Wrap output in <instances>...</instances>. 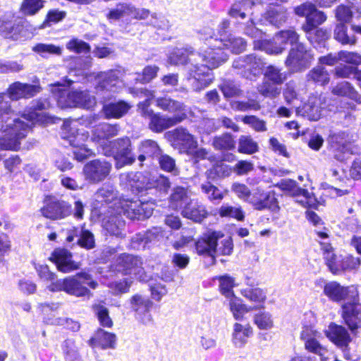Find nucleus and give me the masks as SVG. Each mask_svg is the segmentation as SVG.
Segmentation results:
<instances>
[{
  "instance_id": "nucleus-1",
  "label": "nucleus",
  "mask_w": 361,
  "mask_h": 361,
  "mask_svg": "<svg viewBox=\"0 0 361 361\" xmlns=\"http://www.w3.org/2000/svg\"><path fill=\"white\" fill-rule=\"evenodd\" d=\"M39 85H31L15 82L8 88V94H0V146L6 149H15L24 139L28 132L30 125L25 123L21 118L16 117L11 109L10 101L20 99H29L40 92Z\"/></svg>"
},
{
  "instance_id": "nucleus-2",
  "label": "nucleus",
  "mask_w": 361,
  "mask_h": 361,
  "mask_svg": "<svg viewBox=\"0 0 361 361\" xmlns=\"http://www.w3.org/2000/svg\"><path fill=\"white\" fill-rule=\"evenodd\" d=\"M209 51H195L191 47L175 48L169 54L168 61L172 65L186 66V80L191 89L200 92L208 87L214 80L212 70L221 66V62L226 59L222 53Z\"/></svg>"
},
{
  "instance_id": "nucleus-3",
  "label": "nucleus",
  "mask_w": 361,
  "mask_h": 361,
  "mask_svg": "<svg viewBox=\"0 0 361 361\" xmlns=\"http://www.w3.org/2000/svg\"><path fill=\"white\" fill-rule=\"evenodd\" d=\"M324 294L334 302H345L342 305V317L350 330L360 327L361 323V303L358 291L354 286H343L337 281L325 282Z\"/></svg>"
},
{
  "instance_id": "nucleus-4",
  "label": "nucleus",
  "mask_w": 361,
  "mask_h": 361,
  "mask_svg": "<svg viewBox=\"0 0 361 361\" xmlns=\"http://www.w3.org/2000/svg\"><path fill=\"white\" fill-rule=\"evenodd\" d=\"M244 32L247 36L256 39L254 41L255 49L264 51L271 55L280 54L284 51V47L278 44L286 42L293 43L298 38V34L294 30H286L276 34L271 42L264 40L263 32L254 25L252 20L247 23Z\"/></svg>"
},
{
  "instance_id": "nucleus-5",
  "label": "nucleus",
  "mask_w": 361,
  "mask_h": 361,
  "mask_svg": "<svg viewBox=\"0 0 361 361\" xmlns=\"http://www.w3.org/2000/svg\"><path fill=\"white\" fill-rule=\"evenodd\" d=\"M60 134L61 138L73 147V156L77 161H83L92 155H94L92 150L85 145L89 133L85 129L78 128V121L71 118L65 120Z\"/></svg>"
},
{
  "instance_id": "nucleus-6",
  "label": "nucleus",
  "mask_w": 361,
  "mask_h": 361,
  "mask_svg": "<svg viewBox=\"0 0 361 361\" xmlns=\"http://www.w3.org/2000/svg\"><path fill=\"white\" fill-rule=\"evenodd\" d=\"M98 283L94 281L91 276L85 272H80L73 276H68L64 279H59L50 283L48 286L52 292L64 291L66 293L75 297H87L90 298L92 294L87 286L95 289Z\"/></svg>"
},
{
  "instance_id": "nucleus-7",
  "label": "nucleus",
  "mask_w": 361,
  "mask_h": 361,
  "mask_svg": "<svg viewBox=\"0 0 361 361\" xmlns=\"http://www.w3.org/2000/svg\"><path fill=\"white\" fill-rule=\"evenodd\" d=\"M101 153L106 157L113 155L116 161L115 167L117 169L132 165L136 160V156L133 152L131 140L128 137L111 141L106 147H103Z\"/></svg>"
},
{
  "instance_id": "nucleus-8",
  "label": "nucleus",
  "mask_w": 361,
  "mask_h": 361,
  "mask_svg": "<svg viewBox=\"0 0 361 361\" xmlns=\"http://www.w3.org/2000/svg\"><path fill=\"white\" fill-rule=\"evenodd\" d=\"M58 92L55 97L58 106L61 109L69 107H81L91 109L95 104L96 100L94 96L91 95L87 90L68 91L63 85L58 83L56 85Z\"/></svg>"
},
{
  "instance_id": "nucleus-9",
  "label": "nucleus",
  "mask_w": 361,
  "mask_h": 361,
  "mask_svg": "<svg viewBox=\"0 0 361 361\" xmlns=\"http://www.w3.org/2000/svg\"><path fill=\"white\" fill-rule=\"evenodd\" d=\"M299 37L297 41L290 43L286 42L278 44L285 47L287 43L292 45L287 59L285 61L286 66L291 71L298 72L307 68L314 59L312 51L307 48L304 44L298 42ZM286 48H284L285 49Z\"/></svg>"
},
{
  "instance_id": "nucleus-10",
  "label": "nucleus",
  "mask_w": 361,
  "mask_h": 361,
  "mask_svg": "<svg viewBox=\"0 0 361 361\" xmlns=\"http://www.w3.org/2000/svg\"><path fill=\"white\" fill-rule=\"evenodd\" d=\"M116 212L118 214L126 216L134 220H141L150 217L153 213V208L148 202L141 200H121L115 204Z\"/></svg>"
},
{
  "instance_id": "nucleus-11",
  "label": "nucleus",
  "mask_w": 361,
  "mask_h": 361,
  "mask_svg": "<svg viewBox=\"0 0 361 361\" xmlns=\"http://www.w3.org/2000/svg\"><path fill=\"white\" fill-rule=\"evenodd\" d=\"M35 29L23 18L11 20H0V34L13 40H25L30 38Z\"/></svg>"
},
{
  "instance_id": "nucleus-12",
  "label": "nucleus",
  "mask_w": 361,
  "mask_h": 361,
  "mask_svg": "<svg viewBox=\"0 0 361 361\" xmlns=\"http://www.w3.org/2000/svg\"><path fill=\"white\" fill-rule=\"evenodd\" d=\"M263 61L256 55L251 54L235 59L232 67L236 73L250 80H255L262 73L264 68Z\"/></svg>"
},
{
  "instance_id": "nucleus-13",
  "label": "nucleus",
  "mask_w": 361,
  "mask_h": 361,
  "mask_svg": "<svg viewBox=\"0 0 361 361\" xmlns=\"http://www.w3.org/2000/svg\"><path fill=\"white\" fill-rule=\"evenodd\" d=\"M264 81L258 87L261 94L267 97L274 98L278 96L281 90L277 87L286 80V74L281 69L270 65L267 67L264 72Z\"/></svg>"
},
{
  "instance_id": "nucleus-14",
  "label": "nucleus",
  "mask_w": 361,
  "mask_h": 361,
  "mask_svg": "<svg viewBox=\"0 0 361 361\" xmlns=\"http://www.w3.org/2000/svg\"><path fill=\"white\" fill-rule=\"evenodd\" d=\"M166 137L171 146L180 153L189 154L197 147L195 137L183 127H178L166 133Z\"/></svg>"
},
{
  "instance_id": "nucleus-15",
  "label": "nucleus",
  "mask_w": 361,
  "mask_h": 361,
  "mask_svg": "<svg viewBox=\"0 0 361 361\" xmlns=\"http://www.w3.org/2000/svg\"><path fill=\"white\" fill-rule=\"evenodd\" d=\"M112 164L104 159H96L86 163L82 169L85 179L97 184L104 180L110 174Z\"/></svg>"
},
{
  "instance_id": "nucleus-16",
  "label": "nucleus",
  "mask_w": 361,
  "mask_h": 361,
  "mask_svg": "<svg viewBox=\"0 0 361 361\" xmlns=\"http://www.w3.org/2000/svg\"><path fill=\"white\" fill-rule=\"evenodd\" d=\"M295 13L298 16L305 17V23L302 25V28L307 34H310L326 20L325 13L317 10L313 4L310 2L295 8Z\"/></svg>"
},
{
  "instance_id": "nucleus-17",
  "label": "nucleus",
  "mask_w": 361,
  "mask_h": 361,
  "mask_svg": "<svg viewBox=\"0 0 361 361\" xmlns=\"http://www.w3.org/2000/svg\"><path fill=\"white\" fill-rule=\"evenodd\" d=\"M214 48L209 49V51L214 53V56L217 55L216 53H222L226 55V59L221 62V66L228 59V54L224 49L238 54L245 51L247 47V42L243 38L236 37L232 34H228V36L221 35V38L214 39Z\"/></svg>"
},
{
  "instance_id": "nucleus-18",
  "label": "nucleus",
  "mask_w": 361,
  "mask_h": 361,
  "mask_svg": "<svg viewBox=\"0 0 361 361\" xmlns=\"http://www.w3.org/2000/svg\"><path fill=\"white\" fill-rule=\"evenodd\" d=\"M248 203L257 210L269 209L273 212H276L279 209L274 192L265 191L261 187L256 188L252 192H251Z\"/></svg>"
},
{
  "instance_id": "nucleus-19",
  "label": "nucleus",
  "mask_w": 361,
  "mask_h": 361,
  "mask_svg": "<svg viewBox=\"0 0 361 361\" xmlns=\"http://www.w3.org/2000/svg\"><path fill=\"white\" fill-rule=\"evenodd\" d=\"M118 263L126 275H133L140 281H146L148 279L140 257L129 254H123L118 259Z\"/></svg>"
},
{
  "instance_id": "nucleus-20",
  "label": "nucleus",
  "mask_w": 361,
  "mask_h": 361,
  "mask_svg": "<svg viewBox=\"0 0 361 361\" xmlns=\"http://www.w3.org/2000/svg\"><path fill=\"white\" fill-rule=\"evenodd\" d=\"M42 215L48 219H62L71 214V206L64 200L49 197L46 205L41 209Z\"/></svg>"
},
{
  "instance_id": "nucleus-21",
  "label": "nucleus",
  "mask_w": 361,
  "mask_h": 361,
  "mask_svg": "<svg viewBox=\"0 0 361 361\" xmlns=\"http://www.w3.org/2000/svg\"><path fill=\"white\" fill-rule=\"evenodd\" d=\"M123 73L119 69H112L97 74L96 90L99 91L116 92L120 86Z\"/></svg>"
},
{
  "instance_id": "nucleus-22",
  "label": "nucleus",
  "mask_w": 361,
  "mask_h": 361,
  "mask_svg": "<svg viewBox=\"0 0 361 361\" xmlns=\"http://www.w3.org/2000/svg\"><path fill=\"white\" fill-rule=\"evenodd\" d=\"M119 126L112 125L108 123H102L94 127L92 130V140L99 144L103 151V147H106L111 141L108 140L118 135Z\"/></svg>"
},
{
  "instance_id": "nucleus-23",
  "label": "nucleus",
  "mask_w": 361,
  "mask_h": 361,
  "mask_svg": "<svg viewBox=\"0 0 361 361\" xmlns=\"http://www.w3.org/2000/svg\"><path fill=\"white\" fill-rule=\"evenodd\" d=\"M130 304L137 319L144 324H147L152 321L150 310L153 303L148 298L138 294L135 295L130 299Z\"/></svg>"
},
{
  "instance_id": "nucleus-24",
  "label": "nucleus",
  "mask_w": 361,
  "mask_h": 361,
  "mask_svg": "<svg viewBox=\"0 0 361 361\" xmlns=\"http://www.w3.org/2000/svg\"><path fill=\"white\" fill-rule=\"evenodd\" d=\"M56 265L57 269L63 273H69L80 268V264L73 259L71 252L64 248L56 249L50 258Z\"/></svg>"
},
{
  "instance_id": "nucleus-25",
  "label": "nucleus",
  "mask_w": 361,
  "mask_h": 361,
  "mask_svg": "<svg viewBox=\"0 0 361 361\" xmlns=\"http://www.w3.org/2000/svg\"><path fill=\"white\" fill-rule=\"evenodd\" d=\"M151 115L149 116L150 122L149 127L153 132L161 133L164 130L180 123L185 120L183 114L180 116H167L161 115L159 113H154L150 111Z\"/></svg>"
},
{
  "instance_id": "nucleus-26",
  "label": "nucleus",
  "mask_w": 361,
  "mask_h": 361,
  "mask_svg": "<svg viewBox=\"0 0 361 361\" xmlns=\"http://www.w3.org/2000/svg\"><path fill=\"white\" fill-rule=\"evenodd\" d=\"M181 215L195 222L200 223L207 216L205 206L196 199H192L181 210Z\"/></svg>"
},
{
  "instance_id": "nucleus-27",
  "label": "nucleus",
  "mask_w": 361,
  "mask_h": 361,
  "mask_svg": "<svg viewBox=\"0 0 361 361\" xmlns=\"http://www.w3.org/2000/svg\"><path fill=\"white\" fill-rule=\"evenodd\" d=\"M327 337L338 347L346 349L351 341L350 336L347 329L336 324H331L326 331Z\"/></svg>"
},
{
  "instance_id": "nucleus-28",
  "label": "nucleus",
  "mask_w": 361,
  "mask_h": 361,
  "mask_svg": "<svg viewBox=\"0 0 361 361\" xmlns=\"http://www.w3.org/2000/svg\"><path fill=\"white\" fill-rule=\"evenodd\" d=\"M121 183L130 189L133 192L141 193L145 192V180L140 172L123 173L119 177Z\"/></svg>"
},
{
  "instance_id": "nucleus-29",
  "label": "nucleus",
  "mask_w": 361,
  "mask_h": 361,
  "mask_svg": "<svg viewBox=\"0 0 361 361\" xmlns=\"http://www.w3.org/2000/svg\"><path fill=\"white\" fill-rule=\"evenodd\" d=\"M89 344L92 348L100 347L102 349H114L116 344V336L102 329H98L90 339Z\"/></svg>"
},
{
  "instance_id": "nucleus-30",
  "label": "nucleus",
  "mask_w": 361,
  "mask_h": 361,
  "mask_svg": "<svg viewBox=\"0 0 361 361\" xmlns=\"http://www.w3.org/2000/svg\"><path fill=\"white\" fill-rule=\"evenodd\" d=\"M321 246L326 264L330 271L334 274H341L340 267L342 264L343 257L336 255L332 246L329 243H321Z\"/></svg>"
},
{
  "instance_id": "nucleus-31",
  "label": "nucleus",
  "mask_w": 361,
  "mask_h": 361,
  "mask_svg": "<svg viewBox=\"0 0 361 361\" xmlns=\"http://www.w3.org/2000/svg\"><path fill=\"white\" fill-rule=\"evenodd\" d=\"M223 238L224 235L220 232L212 231L207 237L199 239L195 243L197 253L214 257L216 241Z\"/></svg>"
},
{
  "instance_id": "nucleus-32",
  "label": "nucleus",
  "mask_w": 361,
  "mask_h": 361,
  "mask_svg": "<svg viewBox=\"0 0 361 361\" xmlns=\"http://www.w3.org/2000/svg\"><path fill=\"white\" fill-rule=\"evenodd\" d=\"M157 106L163 111L174 114L173 116L184 115L187 118L185 105L179 101L175 100L169 97H158L156 99Z\"/></svg>"
},
{
  "instance_id": "nucleus-33",
  "label": "nucleus",
  "mask_w": 361,
  "mask_h": 361,
  "mask_svg": "<svg viewBox=\"0 0 361 361\" xmlns=\"http://www.w3.org/2000/svg\"><path fill=\"white\" fill-rule=\"evenodd\" d=\"M49 106V103L45 99H39L32 101V105L30 108V111L27 114H23L20 118L25 121V123H28L30 125L29 130L34 123L41 121V114L37 111L46 109Z\"/></svg>"
},
{
  "instance_id": "nucleus-34",
  "label": "nucleus",
  "mask_w": 361,
  "mask_h": 361,
  "mask_svg": "<svg viewBox=\"0 0 361 361\" xmlns=\"http://www.w3.org/2000/svg\"><path fill=\"white\" fill-rule=\"evenodd\" d=\"M252 335V329L249 324L235 323L232 333V342L236 348H243Z\"/></svg>"
},
{
  "instance_id": "nucleus-35",
  "label": "nucleus",
  "mask_w": 361,
  "mask_h": 361,
  "mask_svg": "<svg viewBox=\"0 0 361 361\" xmlns=\"http://www.w3.org/2000/svg\"><path fill=\"white\" fill-rule=\"evenodd\" d=\"M110 216L103 223L104 228L112 235L123 237L122 231L125 227V221L122 216L114 211H109Z\"/></svg>"
},
{
  "instance_id": "nucleus-36",
  "label": "nucleus",
  "mask_w": 361,
  "mask_h": 361,
  "mask_svg": "<svg viewBox=\"0 0 361 361\" xmlns=\"http://www.w3.org/2000/svg\"><path fill=\"white\" fill-rule=\"evenodd\" d=\"M96 200L102 204H111L110 211H114L116 209L115 205L117 201H121L117 198V191L114 186L110 185H104L95 194Z\"/></svg>"
},
{
  "instance_id": "nucleus-37",
  "label": "nucleus",
  "mask_w": 361,
  "mask_h": 361,
  "mask_svg": "<svg viewBox=\"0 0 361 361\" xmlns=\"http://www.w3.org/2000/svg\"><path fill=\"white\" fill-rule=\"evenodd\" d=\"M191 200L186 188L177 186L173 189L170 195L169 207L180 211Z\"/></svg>"
},
{
  "instance_id": "nucleus-38",
  "label": "nucleus",
  "mask_w": 361,
  "mask_h": 361,
  "mask_svg": "<svg viewBox=\"0 0 361 361\" xmlns=\"http://www.w3.org/2000/svg\"><path fill=\"white\" fill-rule=\"evenodd\" d=\"M138 152L137 159L142 163L148 158H157L160 155L161 149L156 141L145 140L140 143Z\"/></svg>"
},
{
  "instance_id": "nucleus-39",
  "label": "nucleus",
  "mask_w": 361,
  "mask_h": 361,
  "mask_svg": "<svg viewBox=\"0 0 361 361\" xmlns=\"http://www.w3.org/2000/svg\"><path fill=\"white\" fill-rule=\"evenodd\" d=\"M130 108L127 102L118 101L104 104L102 111L106 118H120L127 114Z\"/></svg>"
},
{
  "instance_id": "nucleus-40",
  "label": "nucleus",
  "mask_w": 361,
  "mask_h": 361,
  "mask_svg": "<svg viewBox=\"0 0 361 361\" xmlns=\"http://www.w3.org/2000/svg\"><path fill=\"white\" fill-rule=\"evenodd\" d=\"M171 187L169 178L164 176L152 177L145 181V191L147 193L160 192L166 194Z\"/></svg>"
},
{
  "instance_id": "nucleus-41",
  "label": "nucleus",
  "mask_w": 361,
  "mask_h": 361,
  "mask_svg": "<svg viewBox=\"0 0 361 361\" xmlns=\"http://www.w3.org/2000/svg\"><path fill=\"white\" fill-rule=\"evenodd\" d=\"M265 18L271 25L279 27L287 20L288 14L284 7L276 6L267 10Z\"/></svg>"
},
{
  "instance_id": "nucleus-42",
  "label": "nucleus",
  "mask_w": 361,
  "mask_h": 361,
  "mask_svg": "<svg viewBox=\"0 0 361 361\" xmlns=\"http://www.w3.org/2000/svg\"><path fill=\"white\" fill-rule=\"evenodd\" d=\"M311 330L308 328L303 329L300 334L301 339L305 341V349L309 352L323 356L326 353V349L310 335Z\"/></svg>"
},
{
  "instance_id": "nucleus-43",
  "label": "nucleus",
  "mask_w": 361,
  "mask_h": 361,
  "mask_svg": "<svg viewBox=\"0 0 361 361\" xmlns=\"http://www.w3.org/2000/svg\"><path fill=\"white\" fill-rule=\"evenodd\" d=\"M254 3L252 0H242L233 4L229 11V15L235 18L244 19L252 13L251 11Z\"/></svg>"
},
{
  "instance_id": "nucleus-44",
  "label": "nucleus",
  "mask_w": 361,
  "mask_h": 361,
  "mask_svg": "<svg viewBox=\"0 0 361 361\" xmlns=\"http://www.w3.org/2000/svg\"><path fill=\"white\" fill-rule=\"evenodd\" d=\"M334 36L336 41L342 44L353 45L357 42V38L352 32H349L345 23H340L335 27Z\"/></svg>"
},
{
  "instance_id": "nucleus-45",
  "label": "nucleus",
  "mask_w": 361,
  "mask_h": 361,
  "mask_svg": "<svg viewBox=\"0 0 361 361\" xmlns=\"http://www.w3.org/2000/svg\"><path fill=\"white\" fill-rule=\"evenodd\" d=\"M201 192L213 203H219L224 197V192L211 182L207 181L200 185Z\"/></svg>"
},
{
  "instance_id": "nucleus-46",
  "label": "nucleus",
  "mask_w": 361,
  "mask_h": 361,
  "mask_svg": "<svg viewBox=\"0 0 361 361\" xmlns=\"http://www.w3.org/2000/svg\"><path fill=\"white\" fill-rule=\"evenodd\" d=\"M332 93L337 96L346 97L357 101L359 94L351 84L347 81L338 82L332 88Z\"/></svg>"
},
{
  "instance_id": "nucleus-47",
  "label": "nucleus",
  "mask_w": 361,
  "mask_h": 361,
  "mask_svg": "<svg viewBox=\"0 0 361 361\" xmlns=\"http://www.w3.org/2000/svg\"><path fill=\"white\" fill-rule=\"evenodd\" d=\"M159 71V66L156 65H149L143 68L142 74L138 73L133 74V79L135 82L142 84L148 83L157 76Z\"/></svg>"
},
{
  "instance_id": "nucleus-48",
  "label": "nucleus",
  "mask_w": 361,
  "mask_h": 361,
  "mask_svg": "<svg viewBox=\"0 0 361 361\" xmlns=\"http://www.w3.org/2000/svg\"><path fill=\"white\" fill-rule=\"evenodd\" d=\"M230 310L236 320H241L245 313L255 309V307H247L242 303V301L235 298H231L229 302Z\"/></svg>"
},
{
  "instance_id": "nucleus-49",
  "label": "nucleus",
  "mask_w": 361,
  "mask_h": 361,
  "mask_svg": "<svg viewBox=\"0 0 361 361\" xmlns=\"http://www.w3.org/2000/svg\"><path fill=\"white\" fill-rule=\"evenodd\" d=\"M61 350L66 361H79L80 355L75 343L72 339H66L61 344Z\"/></svg>"
},
{
  "instance_id": "nucleus-50",
  "label": "nucleus",
  "mask_w": 361,
  "mask_h": 361,
  "mask_svg": "<svg viewBox=\"0 0 361 361\" xmlns=\"http://www.w3.org/2000/svg\"><path fill=\"white\" fill-rule=\"evenodd\" d=\"M213 147L217 150H231L235 147V142L229 133L216 136L212 141Z\"/></svg>"
},
{
  "instance_id": "nucleus-51",
  "label": "nucleus",
  "mask_w": 361,
  "mask_h": 361,
  "mask_svg": "<svg viewBox=\"0 0 361 361\" xmlns=\"http://www.w3.org/2000/svg\"><path fill=\"white\" fill-rule=\"evenodd\" d=\"M76 235H78V244L87 250L92 249L95 246L94 235L89 231L74 228Z\"/></svg>"
},
{
  "instance_id": "nucleus-52",
  "label": "nucleus",
  "mask_w": 361,
  "mask_h": 361,
  "mask_svg": "<svg viewBox=\"0 0 361 361\" xmlns=\"http://www.w3.org/2000/svg\"><path fill=\"white\" fill-rule=\"evenodd\" d=\"M240 153L252 154L258 151L257 143L249 135H241L238 140Z\"/></svg>"
},
{
  "instance_id": "nucleus-53",
  "label": "nucleus",
  "mask_w": 361,
  "mask_h": 361,
  "mask_svg": "<svg viewBox=\"0 0 361 361\" xmlns=\"http://www.w3.org/2000/svg\"><path fill=\"white\" fill-rule=\"evenodd\" d=\"M157 159L161 170L171 173L173 176L179 174V169L176 166V161L173 158L168 154H162L161 152Z\"/></svg>"
},
{
  "instance_id": "nucleus-54",
  "label": "nucleus",
  "mask_w": 361,
  "mask_h": 361,
  "mask_svg": "<svg viewBox=\"0 0 361 361\" xmlns=\"http://www.w3.org/2000/svg\"><path fill=\"white\" fill-rule=\"evenodd\" d=\"M308 81H312L321 85H324L329 81L328 72L322 66H317L312 69L307 75Z\"/></svg>"
},
{
  "instance_id": "nucleus-55",
  "label": "nucleus",
  "mask_w": 361,
  "mask_h": 361,
  "mask_svg": "<svg viewBox=\"0 0 361 361\" xmlns=\"http://www.w3.org/2000/svg\"><path fill=\"white\" fill-rule=\"evenodd\" d=\"M219 214L221 217H230L243 221L245 219V213L241 207H233L228 204H223L219 209Z\"/></svg>"
},
{
  "instance_id": "nucleus-56",
  "label": "nucleus",
  "mask_w": 361,
  "mask_h": 361,
  "mask_svg": "<svg viewBox=\"0 0 361 361\" xmlns=\"http://www.w3.org/2000/svg\"><path fill=\"white\" fill-rule=\"evenodd\" d=\"M92 309L101 326L107 328L113 326V322L109 317V310L104 305L100 303L95 304L92 306Z\"/></svg>"
},
{
  "instance_id": "nucleus-57",
  "label": "nucleus",
  "mask_w": 361,
  "mask_h": 361,
  "mask_svg": "<svg viewBox=\"0 0 361 361\" xmlns=\"http://www.w3.org/2000/svg\"><path fill=\"white\" fill-rule=\"evenodd\" d=\"M241 294L248 300L257 303H263L266 298V293L259 288H247L241 290Z\"/></svg>"
},
{
  "instance_id": "nucleus-58",
  "label": "nucleus",
  "mask_w": 361,
  "mask_h": 361,
  "mask_svg": "<svg viewBox=\"0 0 361 361\" xmlns=\"http://www.w3.org/2000/svg\"><path fill=\"white\" fill-rule=\"evenodd\" d=\"M218 280L219 282V289L221 293L228 298H233L234 293L233 288L235 286V279L226 274L219 276Z\"/></svg>"
},
{
  "instance_id": "nucleus-59",
  "label": "nucleus",
  "mask_w": 361,
  "mask_h": 361,
  "mask_svg": "<svg viewBox=\"0 0 361 361\" xmlns=\"http://www.w3.org/2000/svg\"><path fill=\"white\" fill-rule=\"evenodd\" d=\"M231 173V168L222 162L216 164L212 168L207 171L208 178H225Z\"/></svg>"
},
{
  "instance_id": "nucleus-60",
  "label": "nucleus",
  "mask_w": 361,
  "mask_h": 361,
  "mask_svg": "<svg viewBox=\"0 0 361 361\" xmlns=\"http://www.w3.org/2000/svg\"><path fill=\"white\" fill-rule=\"evenodd\" d=\"M338 138V137L337 135L332 137L331 150L334 154V157L336 160L343 161L347 159L348 145L343 142L339 143Z\"/></svg>"
},
{
  "instance_id": "nucleus-61",
  "label": "nucleus",
  "mask_w": 361,
  "mask_h": 361,
  "mask_svg": "<svg viewBox=\"0 0 361 361\" xmlns=\"http://www.w3.org/2000/svg\"><path fill=\"white\" fill-rule=\"evenodd\" d=\"M220 89L226 98L237 97L241 94L239 84L230 80H224L220 85Z\"/></svg>"
},
{
  "instance_id": "nucleus-62",
  "label": "nucleus",
  "mask_w": 361,
  "mask_h": 361,
  "mask_svg": "<svg viewBox=\"0 0 361 361\" xmlns=\"http://www.w3.org/2000/svg\"><path fill=\"white\" fill-rule=\"evenodd\" d=\"M32 50L42 57H48L51 54H61V49L54 44L39 43L33 47Z\"/></svg>"
},
{
  "instance_id": "nucleus-63",
  "label": "nucleus",
  "mask_w": 361,
  "mask_h": 361,
  "mask_svg": "<svg viewBox=\"0 0 361 361\" xmlns=\"http://www.w3.org/2000/svg\"><path fill=\"white\" fill-rule=\"evenodd\" d=\"M233 249V241L231 237H226L216 241L215 247L214 249V255L219 254L221 255H230Z\"/></svg>"
},
{
  "instance_id": "nucleus-64",
  "label": "nucleus",
  "mask_w": 361,
  "mask_h": 361,
  "mask_svg": "<svg viewBox=\"0 0 361 361\" xmlns=\"http://www.w3.org/2000/svg\"><path fill=\"white\" fill-rule=\"evenodd\" d=\"M43 7V0H24L21 11L25 15H34Z\"/></svg>"
}]
</instances>
